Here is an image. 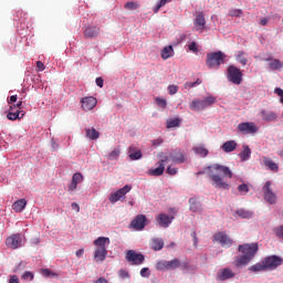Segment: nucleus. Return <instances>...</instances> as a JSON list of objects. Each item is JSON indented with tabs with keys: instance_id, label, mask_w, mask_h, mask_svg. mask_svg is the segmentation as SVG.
<instances>
[{
	"instance_id": "69168bd1",
	"label": "nucleus",
	"mask_w": 283,
	"mask_h": 283,
	"mask_svg": "<svg viewBox=\"0 0 283 283\" xmlns=\"http://www.w3.org/2000/svg\"><path fill=\"white\" fill-rule=\"evenodd\" d=\"M151 144L154 145V146H158V145H163V138H158V139H155V140H153L151 142Z\"/></svg>"
},
{
	"instance_id": "49530a36",
	"label": "nucleus",
	"mask_w": 283,
	"mask_h": 283,
	"mask_svg": "<svg viewBox=\"0 0 283 283\" xmlns=\"http://www.w3.org/2000/svg\"><path fill=\"white\" fill-rule=\"evenodd\" d=\"M243 11L242 9H231L229 11V17H242Z\"/></svg>"
},
{
	"instance_id": "412c9836",
	"label": "nucleus",
	"mask_w": 283,
	"mask_h": 283,
	"mask_svg": "<svg viewBox=\"0 0 283 283\" xmlns=\"http://www.w3.org/2000/svg\"><path fill=\"white\" fill-rule=\"evenodd\" d=\"M260 116H261L262 120H264L265 123H273V122L277 120V113H275L273 111L261 109Z\"/></svg>"
},
{
	"instance_id": "4468645a",
	"label": "nucleus",
	"mask_w": 283,
	"mask_h": 283,
	"mask_svg": "<svg viewBox=\"0 0 283 283\" xmlns=\"http://www.w3.org/2000/svg\"><path fill=\"white\" fill-rule=\"evenodd\" d=\"M214 242H219L224 249H229L233 245V240L224 232H219L213 237Z\"/></svg>"
},
{
	"instance_id": "3c124183",
	"label": "nucleus",
	"mask_w": 283,
	"mask_h": 283,
	"mask_svg": "<svg viewBox=\"0 0 283 283\" xmlns=\"http://www.w3.org/2000/svg\"><path fill=\"white\" fill-rule=\"evenodd\" d=\"M42 275H44V277H56V273L50 271L49 269L42 270Z\"/></svg>"
},
{
	"instance_id": "13d9d810",
	"label": "nucleus",
	"mask_w": 283,
	"mask_h": 283,
	"mask_svg": "<svg viewBox=\"0 0 283 283\" xmlns=\"http://www.w3.org/2000/svg\"><path fill=\"white\" fill-rule=\"evenodd\" d=\"M76 189H78V186L76 184H74L73 181H71V184L67 186V191H70V193H72V191H76Z\"/></svg>"
},
{
	"instance_id": "f03ea898",
	"label": "nucleus",
	"mask_w": 283,
	"mask_h": 283,
	"mask_svg": "<svg viewBox=\"0 0 283 283\" xmlns=\"http://www.w3.org/2000/svg\"><path fill=\"white\" fill-rule=\"evenodd\" d=\"M238 251L242 255L235 256L233 264L237 269H240V266H247L255 258L258 251H260V247L258 243H244L239 245Z\"/></svg>"
},
{
	"instance_id": "9b49d317",
	"label": "nucleus",
	"mask_w": 283,
	"mask_h": 283,
	"mask_svg": "<svg viewBox=\"0 0 283 283\" xmlns=\"http://www.w3.org/2000/svg\"><path fill=\"white\" fill-rule=\"evenodd\" d=\"M6 244L9 249H19L23 247V235L17 233L12 234L6 240Z\"/></svg>"
},
{
	"instance_id": "2f4dec72",
	"label": "nucleus",
	"mask_w": 283,
	"mask_h": 283,
	"mask_svg": "<svg viewBox=\"0 0 283 283\" xmlns=\"http://www.w3.org/2000/svg\"><path fill=\"white\" fill-rule=\"evenodd\" d=\"M235 60L243 66L249 63V60L247 59V53L244 51H238L235 54Z\"/></svg>"
},
{
	"instance_id": "0eeeda50",
	"label": "nucleus",
	"mask_w": 283,
	"mask_h": 283,
	"mask_svg": "<svg viewBox=\"0 0 283 283\" xmlns=\"http://www.w3.org/2000/svg\"><path fill=\"white\" fill-rule=\"evenodd\" d=\"M228 81L234 85H240L242 83V71L234 65L228 67Z\"/></svg>"
},
{
	"instance_id": "37998d69",
	"label": "nucleus",
	"mask_w": 283,
	"mask_h": 283,
	"mask_svg": "<svg viewBox=\"0 0 283 283\" xmlns=\"http://www.w3.org/2000/svg\"><path fill=\"white\" fill-rule=\"evenodd\" d=\"M237 214H239L240 218L247 219V218H253V213L250 211H247L244 209H239L237 211Z\"/></svg>"
},
{
	"instance_id": "e2e57ef3",
	"label": "nucleus",
	"mask_w": 283,
	"mask_h": 283,
	"mask_svg": "<svg viewBox=\"0 0 283 283\" xmlns=\"http://www.w3.org/2000/svg\"><path fill=\"white\" fill-rule=\"evenodd\" d=\"M76 258L81 259L83 258V255L85 254V250L84 249H80L75 252Z\"/></svg>"
},
{
	"instance_id": "864d4df0",
	"label": "nucleus",
	"mask_w": 283,
	"mask_h": 283,
	"mask_svg": "<svg viewBox=\"0 0 283 283\" xmlns=\"http://www.w3.org/2000/svg\"><path fill=\"white\" fill-rule=\"evenodd\" d=\"M22 280H28L29 282H32L34 280V274L32 272H24L22 275Z\"/></svg>"
},
{
	"instance_id": "338daca9",
	"label": "nucleus",
	"mask_w": 283,
	"mask_h": 283,
	"mask_svg": "<svg viewBox=\"0 0 283 283\" xmlns=\"http://www.w3.org/2000/svg\"><path fill=\"white\" fill-rule=\"evenodd\" d=\"M266 23H269V18H261L260 24L261 25H266Z\"/></svg>"
},
{
	"instance_id": "f257e3e1",
	"label": "nucleus",
	"mask_w": 283,
	"mask_h": 283,
	"mask_svg": "<svg viewBox=\"0 0 283 283\" xmlns=\"http://www.w3.org/2000/svg\"><path fill=\"white\" fill-rule=\"evenodd\" d=\"M206 171L210 180H212L213 187L217 189H230L229 182L227 181V178H233V171H231L230 167L220 164H213L208 166Z\"/></svg>"
},
{
	"instance_id": "20e7f679",
	"label": "nucleus",
	"mask_w": 283,
	"mask_h": 283,
	"mask_svg": "<svg viewBox=\"0 0 283 283\" xmlns=\"http://www.w3.org/2000/svg\"><path fill=\"white\" fill-rule=\"evenodd\" d=\"M227 55L222 51H217L213 53H208L206 59V64L210 70H218L222 63H224Z\"/></svg>"
},
{
	"instance_id": "de8ad7c7",
	"label": "nucleus",
	"mask_w": 283,
	"mask_h": 283,
	"mask_svg": "<svg viewBox=\"0 0 283 283\" xmlns=\"http://www.w3.org/2000/svg\"><path fill=\"white\" fill-rule=\"evenodd\" d=\"M120 156V150L118 148H115L113 151L109 153L108 159L114 160Z\"/></svg>"
},
{
	"instance_id": "6e6552de",
	"label": "nucleus",
	"mask_w": 283,
	"mask_h": 283,
	"mask_svg": "<svg viewBox=\"0 0 283 283\" xmlns=\"http://www.w3.org/2000/svg\"><path fill=\"white\" fill-rule=\"evenodd\" d=\"M263 264L265 266V271H275L277 266H282V258L277 255L266 256L263 260Z\"/></svg>"
},
{
	"instance_id": "a878e982",
	"label": "nucleus",
	"mask_w": 283,
	"mask_h": 283,
	"mask_svg": "<svg viewBox=\"0 0 283 283\" xmlns=\"http://www.w3.org/2000/svg\"><path fill=\"white\" fill-rule=\"evenodd\" d=\"M221 148L226 151V154H231V151H235L238 148V143L235 140L226 142Z\"/></svg>"
},
{
	"instance_id": "393cba45",
	"label": "nucleus",
	"mask_w": 283,
	"mask_h": 283,
	"mask_svg": "<svg viewBox=\"0 0 283 283\" xmlns=\"http://www.w3.org/2000/svg\"><path fill=\"white\" fill-rule=\"evenodd\" d=\"M207 24V21L205 20V13L201 12L197 15L195 20V29L198 30H205V25Z\"/></svg>"
},
{
	"instance_id": "ea45409f",
	"label": "nucleus",
	"mask_w": 283,
	"mask_h": 283,
	"mask_svg": "<svg viewBox=\"0 0 283 283\" xmlns=\"http://www.w3.org/2000/svg\"><path fill=\"white\" fill-rule=\"evenodd\" d=\"M269 65L270 70H282L283 67V63L277 59L272 60Z\"/></svg>"
},
{
	"instance_id": "6e6d98bb",
	"label": "nucleus",
	"mask_w": 283,
	"mask_h": 283,
	"mask_svg": "<svg viewBox=\"0 0 283 283\" xmlns=\"http://www.w3.org/2000/svg\"><path fill=\"white\" fill-rule=\"evenodd\" d=\"M166 174H169V176H176L178 174V168H174L171 166H168Z\"/></svg>"
},
{
	"instance_id": "0e129e2a",
	"label": "nucleus",
	"mask_w": 283,
	"mask_h": 283,
	"mask_svg": "<svg viewBox=\"0 0 283 283\" xmlns=\"http://www.w3.org/2000/svg\"><path fill=\"white\" fill-rule=\"evenodd\" d=\"M9 283H19V276L18 275H12L9 280Z\"/></svg>"
},
{
	"instance_id": "a211bd4d",
	"label": "nucleus",
	"mask_w": 283,
	"mask_h": 283,
	"mask_svg": "<svg viewBox=\"0 0 283 283\" xmlns=\"http://www.w3.org/2000/svg\"><path fill=\"white\" fill-rule=\"evenodd\" d=\"M98 101L94 96L83 97L81 99L82 108L84 112H91V109H94L96 107Z\"/></svg>"
},
{
	"instance_id": "dca6fc26",
	"label": "nucleus",
	"mask_w": 283,
	"mask_h": 283,
	"mask_svg": "<svg viewBox=\"0 0 283 283\" xmlns=\"http://www.w3.org/2000/svg\"><path fill=\"white\" fill-rule=\"evenodd\" d=\"M169 158H171L172 163L176 165H182V163H186L187 160L185 157V151H182L180 148L171 150Z\"/></svg>"
},
{
	"instance_id": "b1692460",
	"label": "nucleus",
	"mask_w": 283,
	"mask_h": 283,
	"mask_svg": "<svg viewBox=\"0 0 283 283\" xmlns=\"http://www.w3.org/2000/svg\"><path fill=\"white\" fill-rule=\"evenodd\" d=\"M263 165H265V167H268V169H270V171H274L275 174H277V171H280V166H277V164L274 163L269 157H263Z\"/></svg>"
},
{
	"instance_id": "bb28decb",
	"label": "nucleus",
	"mask_w": 283,
	"mask_h": 283,
	"mask_svg": "<svg viewBox=\"0 0 283 283\" xmlns=\"http://www.w3.org/2000/svg\"><path fill=\"white\" fill-rule=\"evenodd\" d=\"M28 206V200L25 199H19L18 201H15L12 205V209L13 211H15L17 213H21V211H23V209H25V207Z\"/></svg>"
},
{
	"instance_id": "f704fd0d",
	"label": "nucleus",
	"mask_w": 283,
	"mask_h": 283,
	"mask_svg": "<svg viewBox=\"0 0 283 283\" xmlns=\"http://www.w3.org/2000/svg\"><path fill=\"white\" fill-rule=\"evenodd\" d=\"M195 154L201 156V158H207L209 156V150L205 146H197L193 148Z\"/></svg>"
},
{
	"instance_id": "4be33fe9",
	"label": "nucleus",
	"mask_w": 283,
	"mask_h": 283,
	"mask_svg": "<svg viewBox=\"0 0 283 283\" xmlns=\"http://www.w3.org/2000/svg\"><path fill=\"white\" fill-rule=\"evenodd\" d=\"M189 210L192 211V213H200V211H202V203L196 198H190Z\"/></svg>"
},
{
	"instance_id": "a18cd8bd",
	"label": "nucleus",
	"mask_w": 283,
	"mask_h": 283,
	"mask_svg": "<svg viewBox=\"0 0 283 283\" xmlns=\"http://www.w3.org/2000/svg\"><path fill=\"white\" fill-rule=\"evenodd\" d=\"M156 103H157L158 107H160L161 109L167 108V99L157 97Z\"/></svg>"
},
{
	"instance_id": "423d86ee",
	"label": "nucleus",
	"mask_w": 283,
	"mask_h": 283,
	"mask_svg": "<svg viewBox=\"0 0 283 283\" xmlns=\"http://www.w3.org/2000/svg\"><path fill=\"white\" fill-rule=\"evenodd\" d=\"M272 186L273 182L266 181L262 187L263 198L268 205H275V202H277V195H275L273 188H271Z\"/></svg>"
},
{
	"instance_id": "79ce46f5",
	"label": "nucleus",
	"mask_w": 283,
	"mask_h": 283,
	"mask_svg": "<svg viewBox=\"0 0 283 283\" xmlns=\"http://www.w3.org/2000/svg\"><path fill=\"white\" fill-rule=\"evenodd\" d=\"M188 50H189V52H192L193 54H198V52H200V45H198V43H196V42H190L188 44Z\"/></svg>"
},
{
	"instance_id": "7c9ffc66",
	"label": "nucleus",
	"mask_w": 283,
	"mask_h": 283,
	"mask_svg": "<svg viewBox=\"0 0 283 283\" xmlns=\"http://www.w3.org/2000/svg\"><path fill=\"white\" fill-rule=\"evenodd\" d=\"M242 163H247L251 158V148L249 146H243V150L239 154Z\"/></svg>"
},
{
	"instance_id": "c756f323",
	"label": "nucleus",
	"mask_w": 283,
	"mask_h": 283,
	"mask_svg": "<svg viewBox=\"0 0 283 283\" xmlns=\"http://www.w3.org/2000/svg\"><path fill=\"white\" fill-rule=\"evenodd\" d=\"M101 137V133L96 130V128H86V138H90V140H98Z\"/></svg>"
},
{
	"instance_id": "e433bc0d",
	"label": "nucleus",
	"mask_w": 283,
	"mask_h": 283,
	"mask_svg": "<svg viewBox=\"0 0 283 283\" xmlns=\"http://www.w3.org/2000/svg\"><path fill=\"white\" fill-rule=\"evenodd\" d=\"M138 8H140V3L134 2V1L126 2V3L124 4V9H125V10H128V11H130V12H134V10H138Z\"/></svg>"
},
{
	"instance_id": "aec40b11",
	"label": "nucleus",
	"mask_w": 283,
	"mask_h": 283,
	"mask_svg": "<svg viewBox=\"0 0 283 283\" xmlns=\"http://www.w3.org/2000/svg\"><path fill=\"white\" fill-rule=\"evenodd\" d=\"M231 277H235V273L229 268L221 269L217 273V280L220 282H226V280H231Z\"/></svg>"
},
{
	"instance_id": "f8f14e48",
	"label": "nucleus",
	"mask_w": 283,
	"mask_h": 283,
	"mask_svg": "<svg viewBox=\"0 0 283 283\" xmlns=\"http://www.w3.org/2000/svg\"><path fill=\"white\" fill-rule=\"evenodd\" d=\"M238 132H240L241 134H258V126L255 125V123H251V122H244V123H240L237 126Z\"/></svg>"
},
{
	"instance_id": "cd10ccee",
	"label": "nucleus",
	"mask_w": 283,
	"mask_h": 283,
	"mask_svg": "<svg viewBox=\"0 0 283 283\" xmlns=\"http://www.w3.org/2000/svg\"><path fill=\"white\" fill-rule=\"evenodd\" d=\"M23 116H25L23 111H9V113L7 114L8 120H21Z\"/></svg>"
},
{
	"instance_id": "ddd939ff",
	"label": "nucleus",
	"mask_w": 283,
	"mask_h": 283,
	"mask_svg": "<svg viewBox=\"0 0 283 283\" xmlns=\"http://www.w3.org/2000/svg\"><path fill=\"white\" fill-rule=\"evenodd\" d=\"M126 260H127V262H130L134 265H140L145 262V255H143L134 250H129L126 253Z\"/></svg>"
},
{
	"instance_id": "1a4fd4ad",
	"label": "nucleus",
	"mask_w": 283,
	"mask_h": 283,
	"mask_svg": "<svg viewBox=\"0 0 283 283\" xmlns=\"http://www.w3.org/2000/svg\"><path fill=\"white\" fill-rule=\"evenodd\" d=\"M158 158H160L158 163V167L149 170L150 176H163L165 174V164L168 163L169 156L165 155V153H159Z\"/></svg>"
},
{
	"instance_id": "58836bf2",
	"label": "nucleus",
	"mask_w": 283,
	"mask_h": 283,
	"mask_svg": "<svg viewBox=\"0 0 283 283\" xmlns=\"http://www.w3.org/2000/svg\"><path fill=\"white\" fill-rule=\"evenodd\" d=\"M174 127H180V118H170L167 120V128L171 129Z\"/></svg>"
},
{
	"instance_id": "f3484780",
	"label": "nucleus",
	"mask_w": 283,
	"mask_h": 283,
	"mask_svg": "<svg viewBox=\"0 0 283 283\" xmlns=\"http://www.w3.org/2000/svg\"><path fill=\"white\" fill-rule=\"evenodd\" d=\"M176 269H181V271H189V262H180L178 259L168 261V271H176Z\"/></svg>"
},
{
	"instance_id": "5fc2aeb1",
	"label": "nucleus",
	"mask_w": 283,
	"mask_h": 283,
	"mask_svg": "<svg viewBox=\"0 0 283 283\" xmlns=\"http://www.w3.org/2000/svg\"><path fill=\"white\" fill-rule=\"evenodd\" d=\"M149 275H151V273L149 272V268H143L140 270V276L142 277H149Z\"/></svg>"
},
{
	"instance_id": "7ed1b4c3",
	"label": "nucleus",
	"mask_w": 283,
	"mask_h": 283,
	"mask_svg": "<svg viewBox=\"0 0 283 283\" xmlns=\"http://www.w3.org/2000/svg\"><path fill=\"white\" fill-rule=\"evenodd\" d=\"M94 247H96L94 251V260L95 262H105L107 258V247L112 244V241L107 237H98L93 241Z\"/></svg>"
},
{
	"instance_id": "774afa93",
	"label": "nucleus",
	"mask_w": 283,
	"mask_h": 283,
	"mask_svg": "<svg viewBox=\"0 0 283 283\" xmlns=\"http://www.w3.org/2000/svg\"><path fill=\"white\" fill-rule=\"evenodd\" d=\"M17 98H18L17 95H12L10 97V99L8 101L9 105L12 104V103H17Z\"/></svg>"
},
{
	"instance_id": "09e8293b",
	"label": "nucleus",
	"mask_w": 283,
	"mask_h": 283,
	"mask_svg": "<svg viewBox=\"0 0 283 283\" xmlns=\"http://www.w3.org/2000/svg\"><path fill=\"white\" fill-rule=\"evenodd\" d=\"M274 233L276 238H280V240H283V226L275 228Z\"/></svg>"
},
{
	"instance_id": "473e14b6",
	"label": "nucleus",
	"mask_w": 283,
	"mask_h": 283,
	"mask_svg": "<svg viewBox=\"0 0 283 283\" xmlns=\"http://www.w3.org/2000/svg\"><path fill=\"white\" fill-rule=\"evenodd\" d=\"M150 247L154 251H161L163 247H165V241L163 239H153Z\"/></svg>"
},
{
	"instance_id": "72a5a7b5",
	"label": "nucleus",
	"mask_w": 283,
	"mask_h": 283,
	"mask_svg": "<svg viewBox=\"0 0 283 283\" xmlns=\"http://www.w3.org/2000/svg\"><path fill=\"white\" fill-rule=\"evenodd\" d=\"M249 271H252V273H260L262 271H266V268L264 265V261H261L256 264H253L249 268Z\"/></svg>"
},
{
	"instance_id": "39448f33",
	"label": "nucleus",
	"mask_w": 283,
	"mask_h": 283,
	"mask_svg": "<svg viewBox=\"0 0 283 283\" xmlns=\"http://www.w3.org/2000/svg\"><path fill=\"white\" fill-rule=\"evenodd\" d=\"M216 103V97L208 96L205 99L195 98L190 104L189 107L191 112H202V109H207V107H211Z\"/></svg>"
},
{
	"instance_id": "8fccbe9b",
	"label": "nucleus",
	"mask_w": 283,
	"mask_h": 283,
	"mask_svg": "<svg viewBox=\"0 0 283 283\" xmlns=\"http://www.w3.org/2000/svg\"><path fill=\"white\" fill-rule=\"evenodd\" d=\"M168 94H170V96H174V94H178V85H169L168 86Z\"/></svg>"
},
{
	"instance_id": "4d7b16f0",
	"label": "nucleus",
	"mask_w": 283,
	"mask_h": 283,
	"mask_svg": "<svg viewBox=\"0 0 283 283\" xmlns=\"http://www.w3.org/2000/svg\"><path fill=\"white\" fill-rule=\"evenodd\" d=\"M118 274H119V277H122V280L129 279V272H127L125 270H119Z\"/></svg>"
},
{
	"instance_id": "a19ab883",
	"label": "nucleus",
	"mask_w": 283,
	"mask_h": 283,
	"mask_svg": "<svg viewBox=\"0 0 283 283\" xmlns=\"http://www.w3.org/2000/svg\"><path fill=\"white\" fill-rule=\"evenodd\" d=\"M197 85H202V80L197 78L196 82H186L184 84L185 90H191L192 87H196Z\"/></svg>"
},
{
	"instance_id": "c03bdc74",
	"label": "nucleus",
	"mask_w": 283,
	"mask_h": 283,
	"mask_svg": "<svg viewBox=\"0 0 283 283\" xmlns=\"http://www.w3.org/2000/svg\"><path fill=\"white\" fill-rule=\"evenodd\" d=\"M83 181V174H81V172H75L74 175H73V177H72V182L74 184V185H81V182Z\"/></svg>"
},
{
	"instance_id": "bf43d9fd",
	"label": "nucleus",
	"mask_w": 283,
	"mask_h": 283,
	"mask_svg": "<svg viewBox=\"0 0 283 283\" xmlns=\"http://www.w3.org/2000/svg\"><path fill=\"white\" fill-rule=\"evenodd\" d=\"M95 83L97 87H103L105 81L103 80V77H96Z\"/></svg>"
},
{
	"instance_id": "052dcab7",
	"label": "nucleus",
	"mask_w": 283,
	"mask_h": 283,
	"mask_svg": "<svg viewBox=\"0 0 283 283\" xmlns=\"http://www.w3.org/2000/svg\"><path fill=\"white\" fill-rule=\"evenodd\" d=\"M36 67H38L39 72H43V70H45V64H43V62H41V61H38Z\"/></svg>"
},
{
	"instance_id": "680f3d73",
	"label": "nucleus",
	"mask_w": 283,
	"mask_h": 283,
	"mask_svg": "<svg viewBox=\"0 0 283 283\" xmlns=\"http://www.w3.org/2000/svg\"><path fill=\"white\" fill-rule=\"evenodd\" d=\"M71 209H73V211H76V213H78V211H81V207L76 202H73L71 205Z\"/></svg>"
},
{
	"instance_id": "603ef678",
	"label": "nucleus",
	"mask_w": 283,
	"mask_h": 283,
	"mask_svg": "<svg viewBox=\"0 0 283 283\" xmlns=\"http://www.w3.org/2000/svg\"><path fill=\"white\" fill-rule=\"evenodd\" d=\"M238 191L240 193H249V185L242 184L238 187Z\"/></svg>"
},
{
	"instance_id": "c9c22d12",
	"label": "nucleus",
	"mask_w": 283,
	"mask_h": 283,
	"mask_svg": "<svg viewBox=\"0 0 283 283\" xmlns=\"http://www.w3.org/2000/svg\"><path fill=\"white\" fill-rule=\"evenodd\" d=\"M156 271H169V261H158L156 263Z\"/></svg>"
},
{
	"instance_id": "4c0bfd02",
	"label": "nucleus",
	"mask_w": 283,
	"mask_h": 283,
	"mask_svg": "<svg viewBox=\"0 0 283 283\" xmlns=\"http://www.w3.org/2000/svg\"><path fill=\"white\" fill-rule=\"evenodd\" d=\"M167 3H171V0H159L157 2V6L153 8V12L155 14H158V12L160 11V8H165V6H167Z\"/></svg>"
},
{
	"instance_id": "6ab92c4d",
	"label": "nucleus",
	"mask_w": 283,
	"mask_h": 283,
	"mask_svg": "<svg viewBox=\"0 0 283 283\" xmlns=\"http://www.w3.org/2000/svg\"><path fill=\"white\" fill-rule=\"evenodd\" d=\"M156 222L159 224L163 229H167L171 222H174V216H169L166 213H159L156 217Z\"/></svg>"
},
{
	"instance_id": "9d476101",
	"label": "nucleus",
	"mask_w": 283,
	"mask_h": 283,
	"mask_svg": "<svg viewBox=\"0 0 283 283\" xmlns=\"http://www.w3.org/2000/svg\"><path fill=\"white\" fill-rule=\"evenodd\" d=\"M129 191H132V186L126 185L123 188H120L119 190L111 193L108 200L112 205H116V202H118V200H120L122 198H125V196H127V193H129Z\"/></svg>"
},
{
	"instance_id": "5701e85b",
	"label": "nucleus",
	"mask_w": 283,
	"mask_h": 283,
	"mask_svg": "<svg viewBox=\"0 0 283 283\" xmlns=\"http://www.w3.org/2000/svg\"><path fill=\"white\" fill-rule=\"evenodd\" d=\"M128 156L130 160H140L143 158V151L135 146L128 148Z\"/></svg>"
},
{
	"instance_id": "c85d7f7f",
	"label": "nucleus",
	"mask_w": 283,
	"mask_h": 283,
	"mask_svg": "<svg viewBox=\"0 0 283 283\" xmlns=\"http://www.w3.org/2000/svg\"><path fill=\"white\" fill-rule=\"evenodd\" d=\"M171 56H174V46L172 45L165 46L161 50V59L164 61H167V59H171Z\"/></svg>"
},
{
	"instance_id": "2eb2a0df",
	"label": "nucleus",
	"mask_w": 283,
	"mask_h": 283,
	"mask_svg": "<svg viewBox=\"0 0 283 283\" xmlns=\"http://www.w3.org/2000/svg\"><path fill=\"white\" fill-rule=\"evenodd\" d=\"M147 217L145 214H138L135 217V220L130 222V227L135 229V231H143V229H145Z\"/></svg>"
}]
</instances>
